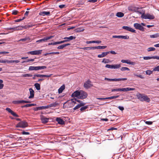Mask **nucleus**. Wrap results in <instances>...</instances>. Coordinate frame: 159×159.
Masks as SVG:
<instances>
[{
	"mask_svg": "<svg viewBox=\"0 0 159 159\" xmlns=\"http://www.w3.org/2000/svg\"><path fill=\"white\" fill-rule=\"evenodd\" d=\"M32 75L29 74H25L22 75V76L24 77H32Z\"/></svg>",
	"mask_w": 159,
	"mask_h": 159,
	"instance_id": "nucleus-43",
	"label": "nucleus"
},
{
	"mask_svg": "<svg viewBox=\"0 0 159 159\" xmlns=\"http://www.w3.org/2000/svg\"><path fill=\"white\" fill-rule=\"evenodd\" d=\"M153 71H159V65L153 68Z\"/></svg>",
	"mask_w": 159,
	"mask_h": 159,
	"instance_id": "nucleus-45",
	"label": "nucleus"
},
{
	"mask_svg": "<svg viewBox=\"0 0 159 159\" xmlns=\"http://www.w3.org/2000/svg\"><path fill=\"white\" fill-rule=\"evenodd\" d=\"M93 43H100L102 41L100 40H94L93 41Z\"/></svg>",
	"mask_w": 159,
	"mask_h": 159,
	"instance_id": "nucleus-50",
	"label": "nucleus"
},
{
	"mask_svg": "<svg viewBox=\"0 0 159 159\" xmlns=\"http://www.w3.org/2000/svg\"><path fill=\"white\" fill-rule=\"evenodd\" d=\"M93 86L91 81L89 80L86 81L84 85V87L86 89H89Z\"/></svg>",
	"mask_w": 159,
	"mask_h": 159,
	"instance_id": "nucleus-7",
	"label": "nucleus"
},
{
	"mask_svg": "<svg viewBox=\"0 0 159 159\" xmlns=\"http://www.w3.org/2000/svg\"><path fill=\"white\" fill-rule=\"evenodd\" d=\"M75 39V37L71 36L69 37H66L63 38L64 39L66 40L67 42H68L70 40Z\"/></svg>",
	"mask_w": 159,
	"mask_h": 159,
	"instance_id": "nucleus-22",
	"label": "nucleus"
},
{
	"mask_svg": "<svg viewBox=\"0 0 159 159\" xmlns=\"http://www.w3.org/2000/svg\"><path fill=\"white\" fill-rule=\"evenodd\" d=\"M25 18V17H23L22 19H17V20H15V22H20V21L22 20H24Z\"/></svg>",
	"mask_w": 159,
	"mask_h": 159,
	"instance_id": "nucleus-49",
	"label": "nucleus"
},
{
	"mask_svg": "<svg viewBox=\"0 0 159 159\" xmlns=\"http://www.w3.org/2000/svg\"><path fill=\"white\" fill-rule=\"evenodd\" d=\"M146 124L148 125H151L152 124V122L150 121H146L145 122Z\"/></svg>",
	"mask_w": 159,
	"mask_h": 159,
	"instance_id": "nucleus-54",
	"label": "nucleus"
},
{
	"mask_svg": "<svg viewBox=\"0 0 159 159\" xmlns=\"http://www.w3.org/2000/svg\"><path fill=\"white\" fill-rule=\"evenodd\" d=\"M56 120L57 122L58 123L60 124L63 125L64 124V121L60 118H57Z\"/></svg>",
	"mask_w": 159,
	"mask_h": 159,
	"instance_id": "nucleus-23",
	"label": "nucleus"
},
{
	"mask_svg": "<svg viewBox=\"0 0 159 159\" xmlns=\"http://www.w3.org/2000/svg\"><path fill=\"white\" fill-rule=\"evenodd\" d=\"M70 45V44L69 43L64 44H62V45L59 46L58 47H57V48L58 49H62L64 47H65L66 46H68Z\"/></svg>",
	"mask_w": 159,
	"mask_h": 159,
	"instance_id": "nucleus-24",
	"label": "nucleus"
},
{
	"mask_svg": "<svg viewBox=\"0 0 159 159\" xmlns=\"http://www.w3.org/2000/svg\"><path fill=\"white\" fill-rule=\"evenodd\" d=\"M121 67L120 64L109 65L106 64L105 67L110 69H116L120 68Z\"/></svg>",
	"mask_w": 159,
	"mask_h": 159,
	"instance_id": "nucleus-5",
	"label": "nucleus"
},
{
	"mask_svg": "<svg viewBox=\"0 0 159 159\" xmlns=\"http://www.w3.org/2000/svg\"><path fill=\"white\" fill-rule=\"evenodd\" d=\"M40 107V108H41V110H42L43 109H46L47 108H48V107H47V106H42V107Z\"/></svg>",
	"mask_w": 159,
	"mask_h": 159,
	"instance_id": "nucleus-63",
	"label": "nucleus"
},
{
	"mask_svg": "<svg viewBox=\"0 0 159 159\" xmlns=\"http://www.w3.org/2000/svg\"><path fill=\"white\" fill-rule=\"evenodd\" d=\"M127 80L126 78L111 79V81H120L125 80Z\"/></svg>",
	"mask_w": 159,
	"mask_h": 159,
	"instance_id": "nucleus-21",
	"label": "nucleus"
},
{
	"mask_svg": "<svg viewBox=\"0 0 159 159\" xmlns=\"http://www.w3.org/2000/svg\"><path fill=\"white\" fill-rule=\"evenodd\" d=\"M141 17L143 19H153L155 18L154 16L153 15H150L149 13L145 14L143 13L141 16Z\"/></svg>",
	"mask_w": 159,
	"mask_h": 159,
	"instance_id": "nucleus-3",
	"label": "nucleus"
},
{
	"mask_svg": "<svg viewBox=\"0 0 159 159\" xmlns=\"http://www.w3.org/2000/svg\"><path fill=\"white\" fill-rule=\"evenodd\" d=\"M84 29L81 28H78L76 29L77 32H82L84 30Z\"/></svg>",
	"mask_w": 159,
	"mask_h": 159,
	"instance_id": "nucleus-35",
	"label": "nucleus"
},
{
	"mask_svg": "<svg viewBox=\"0 0 159 159\" xmlns=\"http://www.w3.org/2000/svg\"><path fill=\"white\" fill-rule=\"evenodd\" d=\"M120 88L119 89H113L111 90V92H113L114 91H120Z\"/></svg>",
	"mask_w": 159,
	"mask_h": 159,
	"instance_id": "nucleus-53",
	"label": "nucleus"
},
{
	"mask_svg": "<svg viewBox=\"0 0 159 159\" xmlns=\"http://www.w3.org/2000/svg\"><path fill=\"white\" fill-rule=\"evenodd\" d=\"M134 26L137 30H139L142 31H143L144 30V27L139 24L134 23Z\"/></svg>",
	"mask_w": 159,
	"mask_h": 159,
	"instance_id": "nucleus-8",
	"label": "nucleus"
},
{
	"mask_svg": "<svg viewBox=\"0 0 159 159\" xmlns=\"http://www.w3.org/2000/svg\"><path fill=\"white\" fill-rule=\"evenodd\" d=\"M109 52V53H111L113 54H116V52L114 51H111L107 52Z\"/></svg>",
	"mask_w": 159,
	"mask_h": 159,
	"instance_id": "nucleus-59",
	"label": "nucleus"
},
{
	"mask_svg": "<svg viewBox=\"0 0 159 159\" xmlns=\"http://www.w3.org/2000/svg\"><path fill=\"white\" fill-rule=\"evenodd\" d=\"M80 93L79 99H83L87 97L88 94L86 92L83 90H80Z\"/></svg>",
	"mask_w": 159,
	"mask_h": 159,
	"instance_id": "nucleus-6",
	"label": "nucleus"
},
{
	"mask_svg": "<svg viewBox=\"0 0 159 159\" xmlns=\"http://www.w3.org/2000/svg\"><path fill=\"white\" fill-rule=\"evenodd\" d=\"M17 28H18V27H14L13 28H8V29L9 30H13L15 31V30H19V29H18Z\"/></svg>",
	"mask_w": 159,
	"mask_h": 159,
	"instance_id": "nucleus-47",
	"label": "nucleus"
},
{
	"mask_svg": "<svg viewBox=\"0 0 159 159\" xmlns=\"http://www.w3.org/2000/svg\"><path fill=\"white\" fill-rule=\"evenodd\" d=\"M40 119L42 122L44 124H46L48 122L49 120L48 118L45 117L43 116H42L41 117Z\"/></svg>",
	"mask_w": 159,
	"mask_h": 159,
	"instance_id": "nucleus-18",
	"label": "nucleus"
},
{
	"mask_svg": "<svg viewBox=\"0 0 159 159\" xmlns=\"http://www.w3.org/2000/svg\"><path fill=\"white\" fill-rule=\"evenodd\" d=\"M134 76L139 77L142 79H143L144 78V77H143V76H142V75H138L137 74L134 73Z\"/></svg>",
	"mask_w": 159,
	"mask_h": 159,
	"instance_id": "nucleus-41",
	"label": "nucleus"
},
{
	"mask_svg": "<svg viewBox=\"0 0 159 159\" xmlns=\"http://www.w3.org/2000/svg\"><path fill=\"white\" fill-rule=\"evenodd\" d=\"M80 48L81 49H82L83 50H90V47H84V48Z\"/></svg>",
	"mask_w": 159,
	"mask_h": 159,
	"instance_id": "nucleus-56",
	"label": "nucleus"
},
{
	"mask_svg": "<svg viewBox=\"0 0 159 159\" xmlns=\"http://www.w3.org/2000/svg\"><path fill=\"white\" fill-rule=\"evenodd\" d=\"M138 99L141 101H146L149 102L150 101V98L146 95L143 94L138 93L136 95Z\"/></svg>",
	"mask_w": 159,
	"mask_h": 159,
	"instance_id": "nucleus-2",
	"label": "nucleus"
},
{
	"mask_svg": "<svg viewBox=\"0 0 159 159\" xmlns=\"http://www.w3.org/2000/svg\"><path fill=\"white\" fill-rule=\"evenodd\" d=\"M28 39V38H25L24 39H21L20 40H19V41H26V40H27Z\"/></svg>",
	"mask_w": 159,
	"mask_h": 159,
	"instance_id": "nucleus-61",
	"label": "nucleus"
},
{
	"mask_svg": "<svg viewBox=\"0 0 159 159\" xmlns=\"http://www.w3.org/2000/svg\"><path fill=\"white\" fill-rule=\"evenodd\" d=\"M24 100H17L14 101L13 102V103L14 104H20L21 103H24Z\"/></svg>",
	"mask_w": 159,
	"mask_h": 159,
	"instance_id": "nucleus-32",
	"label": "nucleus"
},
{
	"mask_svg": "<svg viewBox=\"0 0 159 159\" xmlns=\"http://www.w3.org/2000/svg\"><path fill=\"white\" fill-rule=\"evenodd\" d=\"M146 73L147 75H150L151 74H152V71H151L150 70H148L146 71Z\"/></svg>",
	"mask_w": 159,
	"mask_h": 159,
	"instance_id": "nucleus-48",
	"label": "nucleus"
},
{
	"mask_svg": "<svg viewBox=\"0 0 159 159\" xmlns=\"http://www.w3.org/2000/svg\"><path fill=\"white\" fill-rule=\"evenodd\" d=\"M121 62L123 63H126L128 64L133 65H134L135 64V62H131L130 61L128 60H121Z\"/></svg>",
	"mask_w": 159,
	"mask_h": 159,
	"instance_id": "nucleus-19",
	"label": "nucleus"
},
{
	"mask_svg": "<svg viewBox=\"0 0 159 159\" xmlns=\"http://www.w3.org/2000/svg\"><path fill=\"white\" fill-rule=\"evenodd\" d=\"M80 107V106L79 105V104H78L73 109L74 110H76L79 108Z\"/></svg>",
	"mask_w": 159,
	"mask_h": 159,
	"instance_id": "nucleus-52",
	"label": "nucleus"
},
{
	"mask_svg": "<svg viewBox=\"0 0 159 159\" xmlns=\"http://www.w3.org/2000/svg\"><path fill=\"white\" fill-rule=\"evenodd\" d=\"M42 51V50L33 51L28 52L27 53L28 54H30L32 55H39L41 53Z\"/></svg>",
	"mask_w": 159,
	"mask_h": 159,
	"instance_id": "nucleus-10",
	"label": "nucleus"
},
{
	"mask_svg": "<svg viewBox=\"0 0 159 159\" xmlns=\"http://www.w3.org/2000/svg\"><path fill=\"white\" fill-rule=\"evenodd\" d=\"M36 104L34 103L27 104L24 106L22 107H29L32 106H36Z\"/></svg>",
	"mask_w": 159,
	"mask_h": 159,
	"instance_id": "nucleus-31",
	"label": "nucleus"
},
{
	"mask_svg": "<svg viewBox=\"0 0 159 159\" xmlns=\"http://www.w3.org/2000/svg\"><path fill=\"white\" fill-rule=\"evenodd\" d=\"M150 37L151 38H157L158 37H159V33H156L154 34L151 35H150Z\"/></svg>",
	"mask_w": 159,
	"mask_h": 159,
	"instance_id": "nucleus-29",
	"label": "nucleus"
},
{
	"mask_svg": "<svg viewBox=\"0 0 159 159\" xmlns=\"http://www.w3.org/2000/svg\"><path fill=\"white\" fill-rule=\"evenodd\" d=\"M88 107L87 106H84L83 107H81L80 109V110L81 111H83L86 110L88 108Z\"/></svg>",
	"mask_w": 159,
	"mask_h": 159,
	"instance_id": "nucleus-44",
	"label": "nucleus"
},
{
	"mask_svg": "<svg viewBox=\"0 0 159 159\" xmlns=\"http://www.w3.org/2000/svg\"><path fill=\"white\" fill-rule=\"evenodd\" d=\"M50 11H43L40 12L39 13V15L43 16H50Z\"/></svg>",
	"mask_w": 159,
	"mask_h": 159,
	"instance_id": "nucleus-17",
	"label": "nucleus"
},
{
	"mask_svg": "<svg viewBox=\"0 0 159 159\" xmlns=\"http://www.w3.org/2000/svg\"><path fill=\"white\" fill-rule=\"evenodd\" d=\"M44 75L35 74L34 75V76L38 77H44Z\"/></svg>",
	"mask_w": 159,
	"mask_h": 159,
	"instance_id": "nucleus-42",
	"label": "nucleus"
},
{
	"mask_svg": "<svg viewBox=\"0 0 159 159\" xmlns=\"http://www.w3.org/2000/svg\"><path fill=\"white\" fill-rule=\"evenodd\" d=\"M109 60L108 59H103L102 61V62L104 63H109Z\"/></svg>",
	"mask_w": 159,
	"mask_h": 159,
	"instance_id": "nucleus-39",
	"label": "nucleus"
},
{
	"mask_svg": "<svg viewBox=\"0 0 159 159\" xmlns=\"http://www.w3.org/2000/svg\"><path fill=\"white\" fill-rule=\"evenodd\" d=\"M120 70L121 71H125V70H127L129 71L130 70L127 67H122L120 68Z\"/></svg>",
	"mask_w": 159,
	"mask_h": 159,
	"instance_id": "nucleus-36",
	"label": "nucleus"
},
{
	"mask_svg": "<svg viewBox=\"0 0 159 159\" xmlns=\"http://www.w3.org/2000/svg\"><path fill=\"white\" fill-rule=\"evenodd\" d=\"M0 80L1 81V82H0V89H1L3 88L4 84H2L3 83V80L1 79H0Z\"/></svg>",
	"mask_w": 159,
	"mask_h": 159,
	"instance_id": "nucleus-38",
	"label": "nucleus"
},
{
	"mask_svg": "<svg viewBox=\"0 0 159 159\" xmlns=\"http://www.w3.org/2000/svg\"><path fill=\"white\" fill-rule=\"evenodd\" d=\"M54 36H51L49 37H45L44 38L40 39L39 40H37L36 41V43H43V42H46L48 40L51 39V38H53Z\"/></svg>",
	"mask_w": 159,
	"mask_h": 159,
	"instance_id": "nucleus-9",
	"label": "nucleus"
},
{
	"mask_svg": "<svg viewBox=\"0 0 159 159\" xmlns=\"http://www.w3.org/2000/svg\"><path fill=\"white\" fill-rule=\"evenodd\" d=\"M76 99L73 98L65 103L63 105L64 108H70L74 106L76 103Z\"/></svg>",
	"mask_w": 159,
	"mask_h": 159,
	"instance_id": "nucleus-1",
	"label": "nucleus"
},
{
	"mask_svg": "<svg viewBox=\"0 0 159 159\" xmlns=\"http://www.w3.org/2000/svg\"><path fill=\"white\" fill-rule=\"evenodd\" d=\"M65 86L64 84L62 85L58 89V92L59 93H62L63 90L65 89Z\"/></svg>",
	"mask_w": 159,
	"mask_h": 159,
	"instance_id": "nucleus-25",
	"label": "nucleus"
},
{
	"mask_svg": "<svg viewBox=\"0 0 159 159\" xmlns=\"http://www.w3.org/2000/svg\"><path fill=\"white\" fill-rule=\"evenodd\" d=\"M9 53L7 52H0V54H6Z\"/></svg>",
	"mask_w": 159,
	"mask_h": 159,
	"instance_id": "nucleus-62",
	"label": "nucleus"
},
{
	"mask_svg": "<svg viewBox=\"0 0 159 159\" xmlns=\"http://www.w3.org/2000/svg\"><path fill=\"white\" fill-rule=\"evenodd\" d=\"M119 97V95L109 97H107V99H112L114 98H118Z\"/></svg>",
	"mask_w": 159,
	"mask_h": 159,
	"instance_id": "nucleus-33",
	"label": "nucleus"
},
{
	"mask_svg": "<svg viewBox=\"0 0 159 159\" xmlns=\"http://www.w3.org/2000/svg\"><path fill=\"white\" fill-rule=\"evenodd\" d=\"M18 11L14 10L12 11V14L14 15H16L18 13Z\"/></svg>",
	"mask_w": 159,
	"mask_h": 159,
	"instance_id": "nucleus-51",
	"label": "nucleus"
},
{
	"mask_svg": "<svg viewBox=\"0 0 159 159\" xmlns=\"http://www.w3.org/2000/svg\"><path fill=\"white\" fill-rule=\"evenodd\" d=\"M80 93V91H76L72 94L71 96L73 98L77 97L78 98H79Z\"/></svg>",
	"mask_w": 159,
	"mask_h": 159,
	"instance_id": "nucleus-15",
	"label": "nucleus"
},
{
	"mask_svg": "<svg viewBox=\"0 0 159 159\" xmlns=\"http://www.w3.org/2000/svg\"><path fill=\"white\" fill-rule=\"evenodd\" d=\"M122 28L124 29L125 30L127 31H129L132 32L136 33V30H135L128 26H123L122 27Z\"/></svg>",
	"mask_w": 159,
	"mask_h": 159,
	"instance_id": "nucleus-12",
	"label": "nucleus"
},
{
	"mask_svg": "<svg viewBox=\"0 0 159 159\" xmlns=\"http://www.w3.org/2000/svg\"><path fill=\"white\" fill-rule=\"evenodd\" d=\"M34 86L37 90H39L40 89V86L39 83H35Z\"/></svg>",
	"mask_w": 159,
	"mask_h": 159,
	"instance_id": "nucleus-30",
	"label": "nucleus"
},
{
	"mask_svg": "<svg viewBox=\"0 0 159 159\" xmlns=\"http://www.w3.org/2000/svg\"><path fill=\"white\" fill-rule=\"evenodd\" d=\"M80 104H79V105L80 106V107L81 106H84V104H85V103H84L82 102L81 101V102H80Z\"/></svg>",
	"mask_w": 159,
	"mask_h": 159,
	"instance_id": "nucleus-64",
	"label": "nucleus"
},
{
	"mask_svg": "<svg viewBox=\"0 0 159 159\" xmlns=\"http://www.w3.org/2000/svg\"><path fill=\"white\" fill-rule=\"evenodd\" d=\"M22 134H24V135H25V134L29 135V134H30L28 132H25V131H23V132H22Z\"/></svg>",
	"mask_w": 159,
	"mask_h": 159,
	"instance_id": "nucleus-57",
	"label": "nucleus"
},
{
	"mask_svg": "<svg viewBox=\"0 0 159 159\" xmlns=\"http://www.w3.org/2000/svg\"><path fill=\"white\" fill-rule=\"evenodd\" d=\"M6 110L9 113H11L13 116L16 117H18L19 116L16 114L15 112L12 111L11 109L8 107H7Z\"/></svg>",
	"mask_w": 159,
	"mask_h": 159,
	"instance_id": "nucleus-14",
	"label": "nucleus"
},
{
	"mask_svg": "<svg viewBox=\"0 0 159 159\" xmlns=\"http://www.w3.org/2000/svg\"><path fill=\"white\" fill-rule=\"evenodd\" d=\"M116 16L118 17H122L124 16V14L121 12H118L116 13Z\"/></svg>",
	"mask_w": 159,
	"mask_h": 159,
	"instance_id": "nucleus-28",
	"label": "nucleus"
},
{
	"mask_svg": "<svg viewBox=\"0 0 159 159\" xmlns=\"http://www.w3.org/2000/svg\"><path fill=\"white\" fill-rule=\"evenodd\" d=\"M29 70H38V66H30L29 68Z\"/></svg>",
	"mask_w": 159,
	"mask_h": 159,
	"instance_id": "nucleus-27",
	"label": "nucleus"
},
{
	"mask_svg": "<svg viewBox=\"0 0 159 159\" xmlns=\"http://www.w3.org/2000/svg\"><path fill=\"white\" fill-rule=\"evenodd\" d=\"M143 59L145 60H148L152 59L159 60V56H155L152 57H144Z\"/></svg>",
	"mask_w": 159,
	"mask_h": 159,
	"instance_id": "nucleus-11",
	"label": "nucleus"
},
{
	"mask_svg": "<svg viewBox=\"0 0 159 159\" xmlns=\"http://www.w3.org/2000/svg\"><path fill=\"white\" fill-rule=\"evenodd\" d=\"M52 75V74H50L49 75H44V77L49 78Z\"/></svg>",
	"mask_w": 159,
	"mask_h": 159,
	"instance_id": "nucleus-58",
	"label": "nucleus"
},
{
	"mask_svg": "<svg viewBox=\"0 0 159 159\" xmlns=\"http://www.w3.org/2000/svg\"><path fill=\"white\" fill-rule=\"evenodd\" d=\"M109 53V52H103L101 54L98 55V57L99 58H102L106 56Z\"/></svg>",
	"mask_w": 159,
	"mask_h": 159,
	"instance_id": "nucleus-20",
	"label": "nucleus"
},
{
	"mask_svg": "<svg viewBox=\"0 0 159 159\" xmlns=\"http://www.w3.org/2000/svg\"><path fill=\"white\" fill-rule=\"evenodd\" d=\"M59 103L57 102H55L51 103L49 104L48 106V107H56V106L58 105Z\"/></svg>",
	"mask_w": 159,
	"mask_h": 159,
	"instance_id": "nucleus-26",
	"label": "nucleus"
},
{
	"mask_svg": "<svg viewBox=\"0 0 159 159\" xmlns=\"http://www.w3.org/2000/svg\"><path fill=\"white\" fill-rule=\"evenodd\" d=\"M135 89L134 88H120V91L123 92H126L129 91L134 90Z\"/></svg>",
	"mask_w": 159,
	"mask_h": 159,
	"instance_id": "nucleus-13",
	"label": "nucleus"
},
{
	"mask_svg": "<svg viewBox=\"0 0 159 159\" xmlns=\"http://www.w3.org/2000/svg\"><path fill=\"white\" fill-rule=\"evenodd\" d=\"M155 50V48L153 47H150L148 48V51L150 52L152 51H154Z\"/></svg>",
	"mask_w": 159,
	"mask_h": 159,
	"instance_id": "nucleus-40",
	"label": "nucleus"
},
{
	"mask_svg": "<svg viewBox=\"0 0 159 159\" xmlns=\"http://www.w3.org/2000/svg\"><path fill=\"white\" fill-rule=\"evenodd\" d=\"M30 93V96L29 97L30 99L33 98L34 97V91L32 88H30L29 89Z\"/></svg>",
	"mask_w": 159,
	"mask_h": 159,
	"instance_id": "nucleus-16",
	"label": "nucleus"
},
{
	"mask_svg": "<svg viewBox=\"0 0 159 159\" xmlns=\"http://www.w3.org/2000/svg\"><path fill=\"white\" fill-rule=\"evenodd\" d=\"M118 108L121 111H123L124 110V108L123 107H121V106H119L118 107Z\"/></svg>",
	"mask_w": 159,
	"mask_h": 159,
	"instance_id": "nucleus-60",
	"label": "nucleus"
},
{
	"mask_svg": "<svg viewBox=\"0 0 159 159\" xmlns=\"http://www.w3.org/2000/svg\"><path fill=\"white\" fill-rule=\"evenodd\" d=\"M28 125L27 122L25 121H21L19 122L16 125V127L25 128L28 126Z\"/></svg>",
	"mask_w": 159,
	"mask_h": 159,
	"instance_id": "nucleus-4",
	"label": "nucleus"
},
{
	"mask_svg": "<svg viewBox=\"0 0 159 159\" xmlns=\"http://www.w3.org/2000/svg\"><path fill=\"white\" fill-rule=\"evenodd\" d=\"M107 46H97V49H103L107 48Z\"/></svg>",
	"mask_w": 159,
	"mask_h": 159,
	"instance_id": "nucleus-34",
	"label": "nucleus"
},
{
	"mask_svg": "<svg viewBox=\"0 0 159 159\" xmlns=\"http://www.w3.org/2000/svg\"><path fill=\"white\" fill-rule=\"evenodd\" d=\"M46 68L47 67L46 66H38V70L46 69Z\"/></svg>",
	"mask_w": 159,
	"mask_h": 159,
	"instance_id": "nucleus-46",
	"label": "nucleus"
},
{
	"mask_svg": "<svg viewBox=\"0 0 159 159\" xmlns=\"http://www.w3.org/2000/svg\"><path fill=\"white\" fill-rule=\"evenodd\" d=\"M112 38L120 39V35H113L112 36Z\"/></svg>",
	"mask_w": 159,
	"mask_h": 159,
	"instance_id": "nucleus-55",
	"label": "nucleus"
},
{
	"mask_svg": "<svg viewBox=\"0 0 159 159\" xmlns=\"http://www.w3.org/2000/svg\"><path fill=\"white\" fill-rule=\"evenodd\" d=\"M129 36L127 35L123 36L120 35V39H129Z\"/></svg>",
	"mask_w": 159,
	"mask_h": 159,
	"instance_id": "nucleus-37",
	"label": "nucleus"
}]
</instances>
